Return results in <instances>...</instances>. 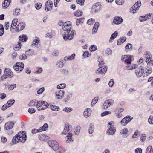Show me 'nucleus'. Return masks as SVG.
<instances>
[{
  "instance_id": "f257e3e1",
  "label": "nucleus",
  "mask_w": 153,
  "mask_h": 153,
  "mask_svg": "<svg viewBox=\"0 0 153 153\" xmlns=\"http://www.w3.org/2000/svg\"><path fill=\"white\" fill-rule=\"evenodd\" d=\"M70 22H65L62 25V29L64 31L63 37L64 40H71L74 38L75 33L74 30L71 31V27Z\"/></svg>"
},
{
  "instance_id": "f03ea898",
  "label": "nucleus",
  "mask_w": 153,
  "mask_h": 153,
  "mask_svg": "<svg viewBox=\"0 0 153 153\" xmlns=\"http://www.w3.org/2000/svg\"><path fill=\"white\" fill-rule=\"evenodd\" d=\"M71 127L70 126H68V125L65 126L62 132V135H65L67 134L68 133V135L67 136V139L66 140V142L67 143H70L71 141H73V140L72 137V134L70 133L69 128Z\"/></svg>"
},
{
  "instance_id": "7ed1b4c3",
  "label": "nucleus",
  "mask_w": 153,
  "mask_h": 153,
  "mask_svg": "<svg viewBox=\"0 0 153 153\" xmlns=\"http://www.w3.org/2000/svg\"><path fill=\"white\" fill-rule=\"evenodd\" d=\"M114 123L113 122L111 121L108 124V127L109 129L107 131V133L110 135H113L115 133L116 129L114 127Z\"/></svg>"
},
{
  "instance_id": "20e7f679",
  "label": "nucleus",
  "mask_w": 153,
  "mask_h": 153,
  "mask_svg": "<svg viewBox=\"0 0 153 153\" xmlns=\"http://www.w3.org/2000/svg\"><path fill=\"white\" fill-rule=\"evenodd\" d=\"M27 37L26 35L23 34L20 36L19 37V40L20 41V42H18V44L17 45H16V47H15V48H18V49H16L14 48V50L16 51L19 50L21 47V41L25 42L27 41Z\"/></svg>"
},
{
  "instance_id": "39448f33",
  "label": "nucleus",
  "mask_w": 153,
  "mask_h": 153,
  "mask_svg": "<svg viewBox=\"0 0 153 153\" xmlns=\"http://www.w3.org/2000/svg\"><path fill=\"white\" fill-rule=\"evenodd\" d=\"M48 143L50 147L55 151L59 149V145L58 142L55 140H50L48 141Z\"/></svg>"
},
{
  "instance_id": "423d86ee",
  "label": "nucleus",
  "mask_w": 153,
  "mask_h": 153,
  "mask_svg": "<svg viewBox=\"0 0 153 153\" xmlns=\"http://www.w3.org/2000/svg\"><path fill=\"white\" fill-rule=\"evenodd\" d=\"M133 56L130 55H124L121 56V60L126 63L130 64L131 62V58Z\"/></svg>"
},
{
  "instance_id": "0eeeda50",
  "label": "nucleus",
  "mask_w": 153,
  "mask_h": 153,
  "mask_svg": "<svg viewBox=\"0 0 153 153\" xmlns=\"http://www.w3.org/2000/svg\"><path fill=\"white\" fill-rule=\"evenodd\" d=\"M101 10V6L99 3L95 4L92 7L91 13H97Z\"/></svg>"
},
{
  "instance_id": "6e6552de",
  "label": "nucleus",
  "mask_w": 153,
  "mask_h": 153,
  "mask_svg": "<svg viewBox=\"0 0 153 153\" xmlns=\"http://www.w3.org/2000/svg\"><path fill=\"white\" fill-rule=\"evenodd\" d=\"M141 2L140 1H137L131 8L130 10L131 12L134 13L136 11H137L141 5Z\"/></svg>"
},
{
  "instance_id": "1a4fd4ad",
  "label": "nucleus",
  "mask_w": 153,
  "mask_h": 153,
  "mask_svg": "<svg viewBox=\"0 0 153 153\" xmlns=\"http://www.w3.org/2000/svg\"><path fill=\"white\" fill-rule=\"evenodd\" d=\"M99 68L96 70V74H102L106 73L107 71V68L104 65H98Z\"/></svg>"
},
{
  "instance_id": "9d476101",
  "label": "nucleus",
  "mask_w": 153,
  "mask_h": 153,
  "mask_svg": "<svg viewBox=\"0 0 153 153\" xmlns=\"http://www.w3.org/2000/svg\"><path fill=\"white\" fill-rule=\"evenodd\" d=\"M24 64L22 62H17L16 65L13 66L15 70L17 71H21L24 68Z\"/></svg>"
},
{
  "instance_id": "9b49d317",
  "label": "nucleus",
  "mask_w": 153,
  "mask_h": 153,
  "mask_svg": "<svg viewBox=\"0 0 153 153\" xmlns=\"http://www.w3.org/2000/svg\"><path fill=\"white\" fill-rule=\"evenodd\" d=\"M131 117L129 116L125 117L123 118L120 121L121 124L123 126L126 125L131 120Z\"/></svg>"
},
{
  "instance_id": "f8f14e48",
  "label": "nucleus",
  "mask_w": 153,
  "mask_h": 153,
  "mask_svg": "<svg viewBox=\"0 0 153 153\" xmlns=\"http://www.w3.org/2000/svg\"><path fill=\"white\" fill-rule=\"evenodd\" d=\"M15 122L14 121L9 122L6 123L5 125V129L7 130H9L13 128L14 126Z\"/></svg>"
},
{
  "instance_id": "ddd939ff",
  "label": "nucleus",
  "mask_w": 153,
  "mask_h": 153,
  "mask_svg": "<svg viewBox=\"0 0 153 153\" xmlns=\"http://www.w3.org/2000/svg\"><path fill=\"white\" fill-rule=\"evenodd\" d=\"M53 3L50 0H48L45 3V11H50L52 8Z\"/></svg>"
},
{
  "instance_id": "4468645a",
  "label": "nucleus",
  "mask_w": 153,
  "mask_h": 153,
  "mask_svg": "<svg viewBox=\"0 0 153 153\" xmlns=\"http://www.w3.org/2000/svg\"><path fill=\"white\" fill-rule=\"evenodd\" d=\"M65 92L62 90H60L57 91L55 93L56 98L58 99H62L64 96Z\"/></svg>"
},
{
  "instance_id": "2eb2a0df",
  "label": "nucleus",
  "mask_w": 153,
  "mask_h": 153,
  "mask_svg": "<svg viewBox=\"0 0 153 153\" xmlns=\"http://www.w3.org/2000/svg\"><path fill=\"white\" fill-rule=\"evenodd\" d=\"M18 20L17 19H14L12 21V24L11 25L10 31L12 33H14L15 32V28H14V26H16L17 25V22Z\"/></svg>"
},
{
  "instance_id": "dca6fc26",
  "label": "nucleus",
  "mask_w": 153,
  "mask_h": 153,
  "mask_svg": "<svg viewBox=\"0 0 153 153\" xmlns=\"http://www.w3.org/2000/svg\"><path fill=\"white\" fill-rule=\"evenodd\" d=\"M25 24L23 22L19 23L17 26L16 28H15V32L19 31L22 30L25 28Z\"/></svg>"
},
{
  "instance_id": "f3484780",
  "label": "nucleus",
  "mask_w": 153,
  "mask_h": 153,
  "mask_svg": "<svg viewBox=\"0 0 153 153\" xmlns=\"http://www.w3.org/2000/svg\"><path fill=\"white\" fill-rule=\"evenodd\" d=\"M144 72V70L143 68H138L135 71V74L138 77H140L143 74Z\"/></svg>"
},
{
  "instance_id": "a211bd4d",
  "label": "nucleus",
  "mask_w": 153,
  "mask_h": 153,
  "mask_svg": "<svg viewBox=\"0 0 153 153\" xmlns=\"http://www.w3.org/2000/svg\"><path fill=\"white\" fill-rule=\"evenodd\" d=\"M123 19L120 16H116L114 19L113 22L116 24L118 25L122 23Z\"/></svg>"
},
{
  "instance_id": "6ab92c4d",
  "label": "nucleus",
  "mask_w": 153,
  "mask_h": 153,
  "mask_svg": "<svg viewBox=\"0 0 153 153\" xmlns=\"http://www.w3.org/2000/svg\"><path fill=\"white\" fill-rule=\"evenodd\" d=\"M4 72L5 74H6L7 77L11 78L13 76V73L10 69H5Z\"/></svg>"
},
{
  "instance_id": "aec40b11",
  "label": "nucleus",
  "mask_w": 153,
  "mask_h": 153,
  "mask_svg": "<svg viewBox=\"0 0 153 153\" xmlns=\"http://www.w3.org/2000/svg\"><path fill=\"white\" fill-rule=\"evenodd\" d=\"M99 26V23L97 22H96L95 23L94 26L92 30V34H95L96 33V32H97Z\"/></svg>"
},
{
  "instance_id": "412c9836",
  "label": "nucleus",
  "mask_w": 153,
  "mask_h": 153,
  "mask_svg": "<svg viewBox=\"0 0 153 153\" xmlns=\"http://www.w3.org/2000/svg\"><path fill=\"white\" fill-rule=\"evenodd\" d=\"M48 128V125L47 123H45L43 126L40 127L39 129L37 130L38 132H41L42 131H45Z\"/></svg>"
},
{
  "instance_id": "4be33fe9",
  "label": "nucleus",
  "mask_w": 153,
  "mask_h": 153,
  "mask_svg": "<svg viewBox=\"0 0 153 153\" xmlns=\"http://www.w3.org/2000/svg\"><path fill=\"white\" fill-rule=\"evenodd\" d=\"M11 0H4L2 3V7L4 9H6L9 6Z\"/></svg>"
},
{
  "instance_id": "5701e85b",
  "label": "nucleus",
  "mask_w": 153,
  "mask_h": 153,
  "mask_svg": "<svg viewBox=\"0 0 153 153\" xmlns=\"http://www.w3.org/2000/svg\"><path fill=\"white\" fill-rule=\"evenodd\" d=\"M91 109H86L84 112V116L85 117H88L90 116L91 113Z\"/></svg>"
},
{
  "instance_id": "b1692460",
  "label": "nucleus",
  "mask_w": 153,
  "mask_h": 153,
  "mask_svg": "<svg viewBox=\"0 0 153 153\" xmlns=\"http://www.w3.org/2000/svg\"><path fill=\"white\" fill-rule=\"evenodd\" d=\"M72 93H68L64 99V101L65 102H68L70 99L72 97Z\"/></svg>"
},
{
  "instance_id": "393cba45",
  "label": "nucleus",
  "mask_w": 153,
  "mask_h": 153,
  "mask_svg": "<svg viewBox=\"0 0 153 153\" xmlns=\"http://www.w3.org/2000/svg\"><path fill=\"white\" fill-rule=\"evenodd\" d=\"M39 42V39L37 37H36L35 39H33L32 42V45L33 46H37V45H38V44Z\"/></svg>"
},
{
  "instance_id": "a878e982",
  "label": "nucleus",
  "mask_w": 153,
  "mask_h": 153,
  "mask_svg": "<svg viewBox=\"0 0 153 153\" xmlns=\"http://www.w3.org/2000/svg\"><path fill=\"white\" fill-rule=\"evenodd\" d=\"M126 38L125 37H123L119 39L117 42V45H119L121 43H124L126 40Z\"/></svg>"
},
{
  "instance_id": "bb28decb",
  "label": "nucleus",
  "mask_w": 153,
  "mask_h": 153,
  "mask_svg": "<svg viewBox=\"0 0 153 153\" xmlns=\"http://www.w3.org/2000/svg\"><path fill=\"white\" fill-rule=\"evenodd\" d=\"M94 130V125L93 123H91L89 125L88 129V132L89 134L93 133Z\"/></svg>"
},
{
  "instance_id": "cd10ccee",
  "label": "nucleus",
  "mask_w": 153,
  "mask_h": 153,
  "mask_svg": "<svg viewBox=\"0 0 153 153\" xmlns=\"http://www.w3.org/2000/svg\"><path fill=\"white\" fill-rule=\"evenodd\" d=\"M42 101H40L37 102V104H36V107L37 108L38 110H41L42 109H40L41 108H42L43 106V104L42 103Z\"/></svg>"
},
{
  "instance_id": "c85d7f7f",
  "label": "nucleus",
  "mask_w": 153,
  "mask_h": 153,
  "mask_svg": "<svg viewBox=\"0 0 153 153\" xmlns=\"http://www.w3.org/2000/svg\"><path fill=\"white\" fill-rule=\"evenodd\" d=\"M118 35V32L117 31H115L111 35L109 39V41L111 42L112 40L115 38H116Z\"/></svg>"
},
{
  "instance_id": "c756f323",
  "label": "nucleus",
  "mask_w": 153,
  "mask_h": 153,
  "mask_svg": "<svg viewBox=\"0 0 153 153\" xmlns=\"http://www.w3.org/2000/svg\"><path fill=\"white\" fill-rule=\"evenodd\" d=\"M17 136L19 137H23L25 138L27 137L25 132L24 131H22V132H20L17 134Z\"/></svg>"
},
{
  "instance_id": "7c9ffc66",
  "label": "nucleus",
  "mask_w": 153,
  "mask_h": 153,
  "mask_svg": "<svg viewBox=\"0 0 153 153\" xmlns=\"http://www.w3.org/2000/svg\"><path fill=\"white\" fill-rule=\"evenodd\" d=\"M84 20V18H80L77 19L76 20V24L77 26L79 25V24H82L83 23Z\"/></svg>"
},
{
  "instance_id": "2f4dec72",
  "label": "nucleus",
  "mask_w": 153,
  "mask_h": 153,
  "mask_svg": "<svg viewBox=\"0 0 153 153\" xmlns=\"http://www.w3.org/2000/svg\"><path fill=\"white\" fill-rule=\"evenodd\" d=\"M37 100H33L30 101L29 104V105L30 106H36Z\"/></svg>"
},
{
  "instance_id": "473e14b6",
  "label": "nucleus",
  "mask_w": 153,
  "mask_h": 153,
  "mask_svg": "<svg viewBox=\"0 0 153 153\" xmlns=\"http://www.w3.org/2000/svg\"><path fill=\"white\" fill-rule=\"evenodd\" d=\"M146 62H148V64L149 65H153V61L152 60V59L150 57H146Z\"/></svg>"
},
{
  "instance_id": "72a5a7b5",
  "label": "nucleus",
  "mask_w": 153,
  "mask_h": 153,
  "mask_svg": "<svg viewBox=\"0 0 153 153\" xmlns=\"http://www.w3.org/2000/svg\"><path fill=\"white\" fill-rule=\"evenodd\" d=\"M56 65L57 67L61 68L64 66V63H63L62 61H59L57 62Z\"/></svg>"
},
{
  "instance_id": "f704fd0d",
  "label": "nucleus",
  "mask_w": 153,
  "mask_h": 153,
  "mask_svg": "<svg viewBox=\"0 0 153 153\" xmlns=\"http://www.w3.org/2000/svg\"><path fill=\"white\" fill-rule=\"evenodd\" d=\"M43 104V106H42V108L40 109L44 110L46 108H47L49 106V105L47 102L45 101H43L42 102Z\"/></svg>"
},
{
  "instance_id": "c9c22d12",
  "label": "nucleus",
  "mask_w": 153,
  "mask_h": 153,
  "mask_svg": "<svg viewBox=\"0 0 153 153\" xmlns=\"http://www.w3.org/2000/svg\"><path fill=\"white\" fill-rule=\"evenodd\" d=\"M12 142L14 144L18 142H19V140H18V137L17 136V134L13 137Z\"/></svg>"
},
{
  "instance_id": "e433bc0d",
  "label": "nucleus",
  "mask_w": 153,
  "mask_h": 153,
  "mask_svg": "<svg viewBox=\"0 0 153 153\" xmlns=\"http://www.w3.org/2000/svg\"><path fill=\"white\" fill-rule=\"evenodd\" d=\"M146 153H153L152 148L151 146H148Z\"/></svg>"
},
{
  "instance_id": "4c0bfd02",
  "label": "nucleus",
  "mask_w": 153,
  "mask_h": 153,
  "mask_svg": "<svg viewBox=\"0 0 153 153\" xmlns=\"http://www.w3.org/2000/svg\"><path fill=\"white\" fill-rule=\"evenodd\" d=\"M98 61L99 62L98 65H104V63L103 62V60L102 57L99 56L98 59Z\"/></svg>"
},
{
  "instance_id": "58836bf2",
  "label": "nucleus",
  "mask_w": 153,
  "mask_h": 153,
  "mask_svg": "<svg viewBox=\"0 0 153 153\" xmlns=\"http://www.w3.org/2000/svg\"><path fill=\"white\" fill-rule=\"evenodd\" d=\"M50 108L52 110L55 111H58L59 109V107L56 105H51Z\"/></svg>"
},
{
  "instance_id": "ea45409f",
  "label": "nucleus",
  "mask_w": 153,
  "mask_h": 153,
  "mask_svg": "<svg viewBox=\"0 0 153 153\" xmlns=\"http://www.w3.org/2000/svg\"><path fill=\"white\" fill-rule=\"evenodd\" d=\"M15 100L14 99H12L10 100L9 101H8L7 104L9 105V106L12 105L13 104L15 103Z\"/></svg>"
},
{
  "instance_id": "a19ab883",
  "label": "nucleus",
  "mask_w": 153,
  "mask_h": 153,
  "mask_svg": "<svg viewBox=\"0 0 153 153\" xmlns=\"http://www.w3.org/2000/svg\"><path fill=\"white\" fill-rule=\"evenodd\" d=\"M19 59L20 60H25L27 59V56L26 54L22 53L19 55Z\"/></svg>"
},
{
  "instance_id": "79ce46f5",
  "label": "nucleus",
  "mask_w": 153,
  "mask_h": 153,
  "mask_svg": "<svg viewBox=\"0 0 153 153\" xmlns=\"http://www.w3.org/2000/svg\"><path fill=\"white\" fill-rule=\"evenodd\" d=\"M80 128L81 127L79 126H78L76 127L74 131L75 134L76 135H78L79 134Z\"/></svg>"
},
{
  "instance_id": "37998d69",
  "label": "nucleus",
  "mask_w": 153,
  "mask_h": 153,
  "mask_svg": "<svg viewBox=\"0 0 153 153\" xmlns=\"http://www.w3.org/2000/svg\"><path fill=\"white\" fill-rule=\"evenodd\" d=\"M66 87V84L64 83L60 84L57 86V88L58 89H63Z\"/></svg>"
},
{
  "instance_id": "c03bdc74",
  "label": "nucleus",
  "mask_w": 153,
  "mask_h": 153,
  "mask_svg": "<svg viewBox=\"0 0 153 153\" xmlns=\"http://www.w3.org/2000/svg\"><path fill=\"white\" fill-rule=\"evenodd\" d=\"M95 22V20L94 19L91 18L87 21V23L89 25H93Z\"/></svg>"
},
{
  "instance_id": "a18cd8bd",
  "label": "nucleus",
  "mask_w": 153,
  "mask_h": 153,
  "mask_svg": "<svg viewBox=\"0 0 153 153\" xmlns=\"http://www.w3.org/2000/svg\"><path fill=\"white\" fill-rule=\"evenodd\" d=\"M33 54V52L32 51L31 52V49H29L27 51H26L25 52V54L28 56H30Z\"/></svg>"
},
{
  "instance_id": "49530a36",
  "label": "nucleus",
  "mask_w": 153,
  "mask_h": 153,
  "mask_svg": "<svg viewBox=\"0 0 153 153\" xmlns=\"http://www.w3.org/2000/svg\"><path fill=\"white\" fill-rule=\"evenodd\" d=\"M4 29L3 25L0 24V36H2L4 33Z\"/></svg>"
},
{
  "instance_id": "de8ad7c7",
  "label": "nucleus",
  "mask_w": 153,
  "mask_h": 153,
  "mask_svg": "<svg viewBox=\"0 0 153 153\" xmlns=\"http://www.w3.org/2000/svg\"><path fill=\"white\" fill-rule=\"evenodd\" d=\"M42 4L40 3H37L35 4V7L36 9L39 10L42 7Z\"/></svg>"
},
{
  "instance_id": "09e8293b",
  "label": "nucleus",
  "mask_w": 153,
  "mask_h": 153,
  "mask_svg": "<svg viewBox=\"0 0 153 153\" xmlns=\"http://www.w3.org/2000/svg\"><path fill=\"white\" fill-rule=\"evenodd\" d=\"M82 11L78 10L74 13V14L76 16H79L82 15Z\"/></svg>"
},
{
  "instance_id": "8fccbe9b",
  "label": "nucleus",
  "mask_w": 153,
  "mask_h": 153,
  "mask_svg": "<svg viewBox=\"0 0 153 153\" xmlns=\"http://www.w3.org/2000/svg\"><path fill=\"white\" fill-rule=\"evenodd\" d=\"M98 97H95L92 100L91 105L92 106H94L97 102L98 100Z\"/></svg>"
},
{
  "instance_id": "3c124183",
  "label": "nucleus",
  "mask_w": 153,
  "mask_h": 153,
  "mask_svg": "<svg viewBox=\"0 0 153 153\" xmlns=\"http://www.w3.org/2000/svg\"><path fill=\"white\" fill-rule=\"evenodd\" d=\"M20 10L19 9H16L13 12V14L15 16H18L20 14Z\"/></svg>"
},
{
  "instance_id": "603ef678",
  "label": "nucleus",
  "mask_w": 153,
  "mask_h": 153,
  "mask_svg": "<svg viewBox=\"0 0 153 153\" xmlns=\"http://www.w3.org/2000/svg\"><path fill=\"white\" fill-rule=\"evenodd\" d=\"M124 0H116L115 2L118 5H122L124 2Z\"/></svg>"
},
{
  "instance_id": "864d4df0",
  "label": "nucleus",
  "mask_w": 153,
  "mask_h": 153,
  "mask_svg": "<svg viewBox=\"0 0 153 153\" xmlns=\"http://www.w3.org/2000/svg\"><path fill=\"white\" fill-rule=\"evenodd\" d=\"M73 109L71 108L65 107L63 109V111L66 112H69L71 111Z\"/></svg>"
},
{
  "instance_id": "5fc2aeb1",
  "label": "nucleus",
  "mask_w": 153,
  "mask_h": 153,
  "mask_svg": "<svg viewBox=\"0 0 153 153\" xmlns=\"http://www.w3.org/2000/svg\"><path fill=\"white\" fill-rule=\"evenodd\" d=\"M16 84H14L9 85L8 86V89L9 90H13L16 87Z\"/></svg>"
},
{
  "instance_id": "6e6d98bb",
  "label": "nucleus",
  "mask_w": 153,
  "mask_h": 153,
  "mask_svg": "<svg viewBox=\"0 0 153 153\" xmlns=\"http://www.w3.org/2000/svg\"><path fill=\"white\" fill-rule=\"evenodd\" d=\"M149 123L150 124H153V116H150L148 119Z\"/></svg>"
},
{
  "instance_id": "4d7b16f0",
  "label": "nucleus",
  "mask_w": 153,
  "mask_h": 153,
  "mask_svg": "<svg viewBox=\"0 0 153 153\" xmlns=\"http://www.w3.org/2000/svg\"><path fill=\"white\" fill-rule=\"evenodd\" d=\"M97 46L95 45H92L89 48L90 51H95L97 49Z\"/></svg>"
},
{
  "instance_id": "13d9d810",
  "label": "nucleus",
  "mask_w": 153,
  "mask_h": 153,
  "mask_svg": "<svg viewBox=\"0 0 153 153\" xmlns=\"http://www.w3.org/2000/svg\"><path fill=\"white\" fill-rule=\"evenodd\" d=\"M132 45L130 43H128L127 44L125 47V50L129 49H131Z\"/></svg>"
},
{
  "instance_id": "bf43d9fd",
  "label": "nucleus",
  "mask_w": 153,
  "mask_h": 153,
  "mask_svg": "<svg viewBox=\"0 0 153 153\" xmlns=\"http://www.w3.org/2000/svg\"><path fill=\"white\" fill-rule=\"evenodd\" d=\"M108 105H112L114 103V101L112 99L108 100L105 101Z\"/></svg>"
},
{
  "instance_id": "052dcab7",
  "label": "nucleus",
  "mask_w": 153,
  "mask_h": 153,
  "mask_svg": "<svg viewBox=\"0 0 153 153\" xmlns=\"http://www.w3.org/2000/svg\"><path fill=\"white\" fill-rule=\"evenodd\" d=\"M18 137L19 142H24L26 141L27 139V137H25V138L19 137Z\"/></svg>"
},
{
  "instance_id": "680f3d73",
  "label": "nucleus",
  "mask_w": 153,
  "mask_h": 153,
  "mask_svg": "<svg viewBox=\"0 0 153 153\" xmlns=\"http://www.w3.org/2000/svg\"><path fill=\"white\" fill-rule=\"evenodd\" d=\"M111 113L110 111H105L102 113L101 114V116L102 117H103L108 114H110Z\"/></svg>"
},
{
  "instance_id": "e2e57ef3",
  "label": "nucleus",
  "mask_w": 153,
  "mask_h": 153,
  "mask_svg": "<svg viewBox=\"0 0 153 153\" xmlns=\"http://www.w3.org/2000/svg\"><path fill=\"white\" fill-rule=\"evenodd\" d=\"M128 132V129L127 128H125L121 131L120 132L121 134H126Z\"/></svg>"
},
{
  "instance_id": "0e129e2a",
  "label": "nucleus",
  "mask_w": 153,
  "mask_h": 153,
  "mask_svg": "<svg viewBox=\"0 0 153 153\" xmlns=\"http://www.w3.org/2000/svg\"><path fill=\"white\" fill-rule=\"evenodd\" d=\"M85 0H76V2L77 4H80L81 5H83Z\"/></svg>"
},
{
  "instance_id": "69168bd1",
  "label": "nucleus",
  "mask_w": 153,
  "mask_h": 153,
  "mask_svg": "<svg viewBox=\"0 0 153 153\" xmlns=\"http://www.w3.org/2000/svg\"><path fill=\"white\" fill-rule=\"evenodd\" d=\"M114 84V82L113 79H111L109 81L108 83V85L110 87H112Z\"/></svg>"
},
{
  "instance_id": "338daca9",
  "label": "nucleus",
  "mask_w": 153,
  "mask_h": 153,
  "mask_svg": "<svg viewBox=\"0 0 153 153\" xmlns=\"http://www.w3.org/2000/svg\"><path fill=\"white\" fill-rule=\"evenodd\" d=\"M110 105H108V104H107V102L105 101L102 105V108L103 109H106Z\"/></svg>"
},
{
  "instance_id": "774afa93",
  "label": "nucleus",
  "mask_w": 153,
  "mask_h": 153,
  "mask_svg": "<svg viewBox=\"0 0 153 153\" xmlns=\"http://www.w3.org/2000/svg\"><path fill=\"white\" fill-rule=\"evenodd\" d=\"M135 153H142V150L141 148H138L135 150Z\"/></svg>"
}]
</instances>
